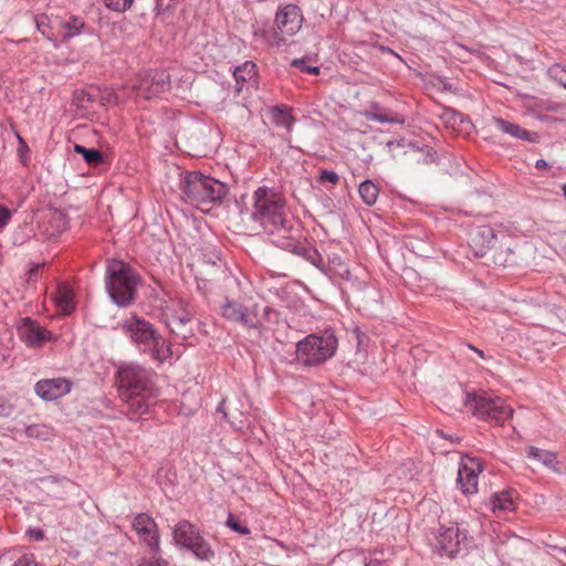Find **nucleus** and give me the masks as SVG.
Here are the masks:
<instances>
[{
    "label": "nucleus",
    "mask_w": 566,
    "mask_h": 566,
    "mask_svg": "<svg viewBox=\"0 0 566 566\" xmlns=\"http://www.w3.org/2000/svg\"><path fill=\"white\" fill-rule=\"evenodd\" d=\"M25 434L29 438L46 440L49 436V428L44 424H30L25 428Z\"/></svg>",
    "instance_id": "e433bc0d"
},
{
    "label": "nucleus",
    "mask_w": 566,
    "mask_h": 566,
    "mask_svg": "<svg viewBox=\"0 0 566 566\" xmlns=\"http://www.w3.org/2000/svg\"><path fill=\"white\" fill-rule=\"evenodd\" d=\"M491 509L494 513L514 511L515 506L511 494L506 491L495 493L491 499Z\"/></svg>",
    "instance_id": "cd10ccee"
},
{
    "label": "nucleus",
    "mask_w": 566,
    "mask_h": 566,
    "mask_svg": "<svg viewBox=\"0 0 566 566\" xmlns=\"http://www.w3.org/2000/svg\"><path fill=\"white\" fill-rule=\"evenodd\" d=\"M363 202L367 206H374L379 196V187L373 180H364L358 188Z\"/></svg>",
    "instance_id": "c756f323"
},
{
    "label": "nucleus",
    "mask_w": 566,
    "mask_h": 566,
    "mask_svg": "<svg viewBox=\"0 0 566 566\" xmlns=\"http://www.w3.org/2000/svg\"><path fill=\"white\" fill-rule=\"evenodd\" d=\"M179 298L180 297L172 298L166 306H171V307L176 308L177 312L180 314V313H182V308L179 307L176 303L174 304V302L179 300Z\"/></svg>",
    "instance_id": "864d4df0"
},
{
    "label": "nucleus",
    "mask_w": 566,
    "mask_h": 566,
    "mask_svg": "<svg viewBox=\"0 0 566 566\" xmlns=\"http://www.w3.org/2000/svg\"><path fill=\"white\" fill-rule=\"evenodd\" d=\"M60 33L63 41L70 40L81 33L85 28V22L81 17L70 15L60 21Z\"/></svg>",
    "instance_id": "b1692460"
},
{
    "label": "nucleus",
    "mask_w": 566,
    "mask_h": 566,
    "mask_svg": "<svg viewBox=\"0 0 566 566\" xmlns=\"http://www.w3.org/2000/svg\"><path fill=\"white\" fill-rule=\"evenodd\" d=\"M366 566H387L386 564L380 563L379 560L371 559Z\"/></svg>",
    "instance_id": "4d7b16f0"
},
{
    "label": "nucleus",
    "mask_w": 566,
    "mask_h": 566,
    "mask_svg": "<svg viewBox=\"0 0 566 566\" xmlns=\"http://www.w3.org/2000/svg\"><path fill=\"white\" fill-rule=\"evenodd\" d=\"M378 104H373L369 111L365 112V117L368 120L378 122V123H403V119L398 118L397 116H388L386 114H382L378 112Z\"/></svg>",
    "instance_id": "2f4dec72"
},
{
    "label": "nucleus",
    "mask_w": 566,
    "mask_h": 566,
    "mask_svg": "<svg viewBox=\"0 0 566 566\" xmlns=\"http://www.w3.org/2000/svg\"><path fill=\"white\" fill-rule=\"evenodd\" d=\"M12 566H39L33 554H23Z\"/></svg>",
    "instance_id": "c03bdc74"
},
{
    "label": "nucleus",
    "mask_w": 566,
    "mask_h": 566,
    "mask_svg": "<svg viewBox=\"0 0 566 566\" xmlns=\"http://www.w3.org/2000/svg\"><path fill=\"white\" fill-rule=\"evenodd\" d=\"M255 306V319L258 321L255 325L250 326L249 329H260L265 324H276L280 321V312L270 307L263 306L260 307L259 304L254 303Z\"/></svg>",
    "instance_id": "393cba45"
},
{
    "label": "nucleus",
    "mask_w": 566,
    "mask_h": 566,
    "mask_svg": "<svg viewBox=\"0 0 566 566\" xmlns=\"http://www.w3.org/2000/svg\"><path fill=\"white\" fill-rule=\"evenodd\" d=\"M527 458L541 462L542 464H544L546 468L551 469L554 472H560V468H558L559 463L557 461L556 453L552 451L531 446L527 448Z\"/></svg>",
    "instance_id": "4be33fe9"
},
{
    "label": "nucleus",
    "mask_w": 566,
    "mask_h": 566,
    "mask_svg": "<svg viewBox=\"0 0 566 566\" xmlns=\"http://www.w3.org/2000/svg\"><path fill=\"white\" fill-rule=\"evenodd\" d=\"M318 180L321 182H331L332 185H337L339 181V176L332 170H322Z\"/></svg>",
    "instance_id": "37998d69"
},
{
    "label": "nucleus",
    "mask_w": 566,
    "mask_h": 566,
    "mask_svg": "<svg viewBox=\"0 0 566 566\" xmlns=\"http://www.w3.org/2000/svg\"><path fill=\"white\" fill-rule=\"evenodd\" d=\"M18 329L20 337L29 347H41L45 340L51 338V333L30 317L22 318Z\"/></svg>",
    "instance_id": "a211bd4d"
},
{
    "label": "nucleus",
    "mask_w": 566,
    "mask_h": 566,
    "mask_svg": "<svg viewBox=\"0 0 566 566\" xmlns=\"http://www.w3.org/2000/svg\"><path fill=\"white\" fill-rule=\"evenodd\" d=\"M563 193H564V197L566 199V185L563 186Z\"/></svg>",
    "instance_id": "bf43d9fd"
},
{
    "label": "nucleus",
    "mask_w": 566,
    "mask_h": 566,
    "mask_svg": "<svg viewBox=\"0 0 566 566\" xmlns=\"http://www.w3.org/2000/svg\"><path fill=\"white\" fill-rule=\"evenodd\" d=\"M303 23V14L296 4L280 7L274 19V27L263 30L264 40L272 46L285 44L286 36L296 34Z\"/></svg>",
    "instance_id": "0eeeda50"
},
{
    "label": "nucleus",
    "mask_w": 566,
    "mask_h": 566,
    "mask_svg": "<svg viewBox=\"0 0 566 566\" xmlns=\"http://www.w3.org/2000/svg\"><path fill=\"white\" fill-rule=\"evenodd\" d=\"M179 190L184 201L198 208L210 203H220L229 192L224 182L199 171L182 174L179 180Z\"/></svg>",
    "instance_id": "7ed1b4c3"
},
{
    "label": "nucleus",
    "mask_w": 566,
    "mask_h": 566,
    "mask_svg": "<svg viewBox=\"0 0 566 566\" xmlns=\"http://www.w3.org/2000/svg\"><path fill=\"white\" fill-rule=\"evenodd\" d=\"M72 387V381L64 377L41 379L35 382L34 392L44 401H53L67 395Z\"/></svg>",
    "instance_id": "2eb2a0df"
},
{
    "label": "nucleus",
    "mask_w": 566,
    "mask_h": 566,
    "mask_svg": "<svg viewBox=\"0 0 566 566\" xmlns=\"http://www.w3.org/2000/svg\"><path fill=\"white\" fill-rule=\"evenodd\" d=\"M270 114L274 125L284 127L287 132L292 130L295 118L291 113V108L274 106L271 108Z\"/></svg>",
    "instance_id": "a878e982"
},
{
    "label": "nucleus",
    "mask_w": 566,
    "mask_h": 566,
    "mask_svg": "<svg viewBox=\"0 0 566 566\" xmlns=\"http://www.w3.org/2000/svg\"><path fill=\"white\" fill-rule=\"evenodd\" d=\"M468 347L471 350H473L474 353H476L481 358H485L484 353L481 349H479V348H476V347H474L472 345H468Z\"/></svg>",
    "instance_id": "6e6d98bb"
},
{
    "label": "nucleus",
    "mask_w": 566,
    "mask_h": 566,
    "mask_svg": "<svg viewBox=\"0 0 566 566\" xmlns=\"http://www.w3.org/2000/svg\"><path fill=\"white\" fill-rule=\"evenodd\" d=\"M548 76L566 88V63H554L547 70Z\"/></svg>",
    "instance_id": "72a5a7b5"
},
{
    "label": "nucleus",
    "mask_w": 566,
    "mask_h": 566,
    "mask_svg": "<svg viewBox=\"0 0 566 566\" xmlns=\"http://www.w3.org/2000/svg\"><path fill=\"white\" fill-rule=\"evenodd\" d=\"M355 333H356V336H357V342H358V345H360L361 340H360V335L361 333L359 332L358 328L355 329Z\"/></svg>",
    "instance_id": "13d9d810"
},
{
    "label": "nucleus",
    "mask_w": 566,
    "mask_h": 566,
    "mask_svg": "<svg viewBox=\"0 0 566 566\" xmlns=\"http://www.w3.org/2000/svg\"><path fill=\"white\" fill-rule=\"evenodd\" d=\"M168 562L163 558H142L137 566H168Z\"/></svg>",
    "instance_id": "a18cd8bd"
},
{
    "label": "nucleus",
    "mask_w": 566,
    "mask_h": 566,
    "mask_svg": "<svg viewBox=\"0 0 566 566\" xmlns=\"http://www.w3.org/2000/svg\"><path fill=\"white\" fill-rule=\"evenodd\" d=\"M337 338L332 333L318 336L311 334L297 343L300 360L306 366H316L329 359L336 352Z\"/></svg>",
    "instance_id": "6e6552de"
},
{
    "label": "nucleus",
    "mask_w": 566,
    "mask_h": 566,
    "mask_svg": "<svg viewBox=\"0 0 566 566\" xmlns=\"http://www.w3.org/2000/svg\"><path fill=\"white\" fill-rule=\"evenodd\" d=\"M319 271L332 280H343L348 282L353 289L360 291L365 287V283L355 276L348 264L337 254H333L328 259V264L324 265Z\"/></svg>",
    "instance_id": "4468645a"
},
{
    "label": "nucleus",
    "mask_w": 566,
    "mask_h": 566,
    "mask_svg": "<svg viewBox=\"0 0 566 566\" xmlns=\"http://www.w3.org/2000/svg\"><path fill=\"white\" fill-rule=\"evenodd\" d=\"M27 534L33 541H41L44 537V532L41 528H30Z\"/></svg>",
    "instance_id": "09e8293b"
},
{
    "label": "nucleus",
    "mask_w": 566,
    "mask_h": 566,
    "mask_svg": "<svg viewBox=\"0 0 566 566\" xmlns=\"http://www.w3.org/2000/svg\"><path fill=\"white\" fill-rule=\"evenodd\" d=\"M39 269H40V264H34V265L30 269V271H29V273H28V282H29V281H31V280L33 279V276H35V275H36V273H38Z\"/></svg>",
    "instance_id": "8fccbe9b"
},
{
    "label": "nucleus",
    "mask_w": 566,
    "mask_h": 566,
    "mask_svg": "<svg viewBox=\"0 0 566 566\" xmlns=\"http://www.w3.org/2000/svg\"><path fill=\"white\" fill-rule=\"evenodd\" d=\"M50 222L55 226L57 231H64L67 228V216L59 209L50 212Z\"/></svg>",
    "instance_id": "c9c22d12"
},
{
    "label": "nucleus",
    "mask_w": 566,
    "mask_h": 566,
    "mask_svg": "<svg viewBox=\"0 0 566 566\" xmlns=\"http://www.w3.org/2000/svg\"><path fill=\"white\" fill-rule=\"evenodd\" d=\"M12 217L11 210L0 205V230L3 229Z\"/></svg>",
    "instance_id": "49530a36"
},
{
    "label": "nucleus",
    "mask_w": 566,
    "mask_h": 566,
    "mask_svg": "<svg viewBox=\"0 0 566 566\" xmlns=\"http://www.w3.org/2000/svg\"><path fill=\"white\" fill-rule=\"evenodd\" d=\"M190 551L196 558L201 562H211L216 557V553L208 541L205 539L203 536L199 537V539L195 541L190 547L187 548Z\"/></svg>",
    "instance_id": "bb28decb"
},
{
    "label": "nucleus",
    "mask_w": 566,
    "mask_h": 566,
    "mask_svg": "<svg viewBox=\"0 0 566 566\" xmlns=\"http://www.w3.org/2000/svg\"><path fill=\"white\" fill-rule=\"evenodd\" d=\"M507 241L509 238L506 235H502L501 240H499V243L495 244V248L490 250L489 253H491V259L494 264L500 266H507L513 263V250L506 243Z\"/></svg>",
    "instance_id": "5701e85b"
},
{
    "label": "nucleus",
    "mask_w": 566,
    "mask_h": 566,
    "mask_svg": "<svg viewBox=\"0 0 566 566\" xmlns=\"http://www.w3.org/2000/svg\"><path fill=\"white\" fill-rule=\"evenodd\" d=\"M46 17H41L36 19V28L44 36H46L49 40H52V35L49 32V25L46 23Z\"/></svg>",
    "instance_id": "de8ad7c7"
},
{
    "label": "nucleus",
    "mask_w": 566,
    "mask_h": 566,
    "mask_svg": "<svg viewBox=\"0 0 566 566\" xmlns=\"http://www.w3.org/2000/svg\"><path fill=\"white\" fill-rule=\"evenodd\" d=\"M255 69H256V65L251 61H247L242 65H239L235 67L234 72H233V76H234L237 85H238V87H237L238 92L242 91V85H241L242 83L248 82L255 76V74H256Z\"/></svg>",
    "instance_id": "c85d7f7f"
},
{
    "label": "nucleus",
    "mask_w": 566,
    "mask_h": 566,
    "mask_svg": "<svg viewBox=\"0 0 566 566\" xmlns=\"http://www.w3.org/2000/svg\"><path fill=\"white\" fill-rule=\"evenodd\" d=\"M170 88V74L166 70L149 71L137 87V96L150 99Z\"/></svg>",
    "instance_id": "f8f14e48"
},
{
    "label": "nucleus",
    "mask_w": 566,
    "mask_h": 566,
    "mask_svg": "<svg viewBox=\"0 0 566 566\" xmlns=\"http://www.w3.org/2000/svg\"><path fill=\"white\" fill-rule=\"evenodd\" d=\"M285 201L274 190L260 187L253 193V209L251 218L269 234H279L286 239L291 231L284 213Z\"/></svg>",
    "instance_id": "f03ea898"
},
{
    "label": "nucleus",
    "mask_w": 566,
    "mask_h": 566,
    "mask_svg": "<svg viewBox=\"0 0 566 566\" xmlns=\"http://www.w3.org/2000/svg\"><path fill=\"white\" fill-rule=\"evenodd\" d=\"M291 65L304 73L314 75L319 74V69L317 66L306 65V61L304 59H295L292 61Z\"/></svg>",
    "instance_id": "79ce46f5"
},
{
    "label": "nucleus",
    "mask_w": 566,
    "mask_h": 566,
    "mask_svg": "<svg viewBox=\"0 0 566 566\" xmlns=\"http://www.w3.org/2000/svg\"><path fill=\"white\" fill-rule=\"evenodd\" d=\"M133 528L138 535L139 542L146 545L150 553L159 551L158 526L153 517L146 513H139L133 521Z\"/></svg>",
    "instance_id": "ddd939ff"
},
{
    "label": "nucleus",
    "mask_w": 566,
    "mask_h": 566,
    "mask_svg": "<svg viewBox=\"0 0 566 566\" xmlns=\"http://www.w3.org/2000/svg\"><path fill=\"white\" fill-rule=\"evenodd\" d=\"M447 124L455 125V124H463L464 122H469L463 114L454 111V109H447L443 113L442 116Z\"/></svg>",
    "instance_id": "ea45409f"
},
{
    "label": "nucleus",
    "mask_w": 566,
    "mask_h": 566,
    "mask_svg": "<svg viewBox=\"0 0 566 566\" xmlns=\"http://www.w3.org/2000/svg\"><path fill=\"white\" fill-rule=\"evenodd\" d=\"M15 410V406L4 396H0V418H9Z\"/></svg>",
    "instance_id": "a19ab883"
},
{
    "label": "nucleus",
    "mask_w": 566,
    "mask_h": 566,
    "mask_svg": "<svg viewBox=\"0 0 566 566\" xmlns=\"http://www.w3.org/2000/svg\"><path fill=\"white\" fill-rule=\"evenodd\" d=\"M226 525L233 532L241 535H249L251 533L250 528L245 525H242L232 513H229Z\"/></svg>",
    "instance_id": "4c0bfd02"
},
{
    "label": "nucleus",
    "mask_w": 566,
    "mask_h": 566,
    "mask_svg": "<svg viewBox=\"0 0 566 566\" xmlns=\"http://www.w3.org/2000/svg\"><path fill=\"white\" fill-rule=\"evenodd\" d=\"M93 101L92 94L85 90H76L73 93V104L77 108L87 109Z\"/></svg>",
    "instance_id": "f704fd0d"
},
{
    "label": "nucleus",
    "mask_w": 566,
    "mask_h": 566,
    "mask_svg": "<svg viewBox=\"0 0 566 566\" xmlns=\"http://www.w3.org/2000/svg\"><path fill=\"white\" fill-rule=\"evenodd\" d=\"M42 482H45V481H50V482H53V483H57L61 479L59 476H45V478H41L40 479Z\"/></svg>",
    "instance_id": "5fc2aeb1"
},
{
    "label": "nucleus",
    "mask_w": 566,
    "mask_h": 566,
    "mask_svg": "<svg viewBox=\"0 0 566 566\" xmlns=\"http://www.w3.org/2000/svg\"><path fill=\"white\" fill-rule=\"evenodd\" d=\"M117 379L119 398L125 407L123 412L132 421L140 419L159 395L156 374L144 366L128 363L119 366Z\"/></svg>",
    "instance_id": "f257e3e1"
},
{
    "label": "nucleus",
    "mask_w": 566,
    "mask_h": 566,
    "mask_svg": "<svg viewBox=\"0 0 566 566\" xmlns=\"http://www.w3.org/2000/svg\"><path fill=\"white\" fill-rule=\"evenodd\" d=\"M472 543V537L458 524L440 526L436 534L434 547L441 555L455 557L461 551L467 549Z\"/></svg>",
    "instance_id": "1a4fd4ad"
},
{
    "label": "nucleus",
    "mask_w": 566,
    "mask_h": 566,
    "mask_svg": "<svg viewBox=\"0 0 566 566\" xmlns=\"http://www.w3.org/2000/svg\"><path fill=\"white\" fill-rule=\"evenodd\" d=\"M122 329L139 350L149 354L154 360L164 363L172 355L170 346L166 345L165 339L150 322L133 315L122 322Z\"/></svg>",
    "instance_id": "20e7f679"
},
{
    "label": "nucleus",
    "mask_w": 566,
    "mask_h": 566,
    "mask_svg": "<svg viewBox=\"0 0 566 566\" xmlns=\"http://www.w3.org/2000/svg\"><path fill=\"white\" fill-rule=\"evenodd\" d=\"M182 308V313H178L176 308L166 306L165 316L166 325L175 339L187 340L193 336V329L189 326L195 316L189 302L185 298H179L174 302Z\"/></svg>",
    "instance_id": "9d476101"
},
{
    "label": "nucleus",
    "mask_w": 566,
    "mask_h": 566,
    "mask_svg": "<svg viewBox=\"0 0 566 566\" xmlns=\"http://www.w3.org/2000/svg\"><path fill=\"white\" fill-rule=\"evenodd\" d=\"M220 314L226 321L240 324L247 328H250V326L255 325L258 322L255 319L254 304L248 306L228 296L220 304Z\"/></svg>",
    "instance_id": "9b49d317"
},
{
    "label": "nucleus",
    "mask_w": 566,
    "mask_h": 566,
    "mask_svg": "<svg viewBox=\"0 0 566 566\" xmlns=\"http://www.w3.org/2000/svg\"><path fill=\"white\" fill-rule=\"evenodd\" d=\"M158 6L163 7L164 6V0H158Z\"/></svg>",
    "instance_id": "052dcab7"
},
{
    "label": "nucleus",
    "mask_w": 566,
    "mask_h": 566,
    "mask_svg": "<svg viewBox=\"0 0 566 566\" xmlns=\"http://www.w3.org/2000/svg\"><path fill=\"white\" fill-rule=\"evenodd\" d=\"M134 0H104L105 6L116 12H124L129 9Z\"/></svg>",
    "instance_id": "58836bf2"
},
{
    "label": "nucleus",
    "mask_w": 566,
    "mask_h": 566,
    "mask_svg": "<svg viewBox=\"0 0 566 566\" xmlns=\"http://www.w3.org/2000/svg\"><path fill=\"white\" fill-rule=\"evenodd\" d=\"M493 122L495 127L504 134L526 142H536L537 135L535 133H531L515 123L501 117H494Z\"/></svg>",
    "instance_id": "412c9836"
},
{
    "label": "nucleus",
    "mask_w": 566,
    "mask_h": 566,
    "mask_svg": "<svg viewBox=\"0 0 566 566\" xmlns=\"http://www.w3.org/2000/svg\"><path fill=\"white\" fill-rule=\"evenodd\" d=\"M496 243H499V238L489 226L478 227L470 234V245L478 258L485 256L490 250L495 248Z\"/></svg>",
    "instance_id": "dca6fc26"
},
{
    "label": "nucleus",
    "mask_w": 566,
    "mask_h": 566,
    "mask_svg": "<svg viewBox=\"0 0 566 566\" xmlns=\"http://www.w3.org/2000/svg\"><path fill=\"white\" fill-rule=\"evenodd\" d=\"M74 151L82 155L88 165L97 166L104 160L102 153L95 148H86L82 145H75Z\"/></svg>",
    "instance_id": "7c9ffc66"
},
{
    "label": "nucleus",
    "mask_w": 566,
    "mask_h": 566,
    "mask_svg": "<svg viewBox=\"0 0 566 566\" xmlns=\"http://www.w3.org/2000/svg\"><path fill=\"white\" fill-rule=\"evenodd\" d=\"M273 243L282 247L283 249L291 251L292 253L305 259L315 268L323 269V258L321 253L314 247L310 244L296 243L293 241L280 242V240H273Z\"/></svg>",
    "instance_id": "6ab92c4d"
},
{
    "label": "nucleus",
    "mask_w": 566,
    "mask_h": 566,
    "mask_svg": "<svg viewBox=\"0 0 566 566\" xmlns=\"http://www.w3.org/2000/svg\"><path fill=\"white\" fill-rule=\"evenodd\" d=\"M139 276L126 263L109 261L106 266L105 284L111 300L120 307H127L135 301Z\"/></svg>",
    "instance_id": "39448f33"
},
{
    "label": "nucleus",
    "mask_w": 566,
    "mask_h": 566,
    "mask_svg": "<svg viewBox=\"0 0 566 566\" xmlns=\"http://www.w3.org/2000/svg\"><path fill=\"white\" fill-rule=\"evenodd\" d=\"M464 405L474 417L500 426L513 416L512 407L504 399L486 391L467 392Z\"/></svg>",
    "instance_id": "423d86ee"
},
{
    "label": "nucleus",
    "mask_w": 566,
    "mask_h": 566,
    "mask_svg": "<svg viewBox=\"0 0 566 566\" xmlns=\"http://www.w3.org/2000/svg\"><path fill=\"white\" fill-rule=\"evenodd\" d=\"M535 167L537 169H548L549 168V164L546 160H544V159H538L535 163Z\"/></svg>",
    "instance_id": "3c124183"
},
{
    "label": "nucleus",
    "mask_w": 566,
    "mask_h": 566,
    "mask_svg": "<svg viewBox=\"0 0 566 566\" xmlns=\"http://www.w3.org/2000/svg\"><path fill=\"white\" fill-rule=\"evenodd\" d=\"M562 552H563L564 554H566V548H562Z\"/></svg>",
    "instance_id": "680f3d73"
},
{
    "label": "nucleus",
    "mask_w": 566,
    "mask_h": 566,
    "mask_svg": "<svg viewBox=\"0 0 566 566\" xmlns=\"http://www.w3.org/2000/svg\"><path fill=\"white\" fill-rule=\"evenodd\" d=\"M481 471V463L473 458H469L468 462H463L460 465L458 483L463 494L471 495L478 492V478Z\"/></svg>",
    "instance_id": "f3484780"
},
{
    "label": "nucleus",
    "mask_w": 566,
    "mask_h": 566,
    "mask_svg": "<svg viewBox=\"0 0 566 566\" xmlns=\"http://www.w3.org/2000/svg\"><path fill=\"white\" fill-rule=\"evenodd\" d=\"M56 304L65 315H69L74 310L72 293L66 289H60L56 296Z\"/></svg>",
    "instance_id": "473e14b6"
},
{
    "label": "nucleus",
    "mask_w": 566,
    "mask_h": 566,
    "mask_svg": "<svg viewBox=\"0 0 566 566\" xmlns=\"http://www.w3.org/2000/svg\"><path fill=\"white\" fill-rule=\"evenodd\" d=\"M224 407H226V400H222V401L219 403V406L217 407V411H218V412L223 413V415H224V417L227 418V417H228V413H227V411H226V408H224Z\"/></svg>",
    "instance_id": "603ef678"
},
{
    "label": "nucleus",
    "mask_w": 566,
    "mask_h": 566,
    "mask_svg": "<svg viewBox=\"0 0 566 566\" xmlns=\"http://www.w3.org/2000/svg\"><path fill=\"white\" fill-rule=\"evenodd\" d=\"M201 536L200 531L187 520L179 521L172 528L175 544L186 549Z\"/></svg>",
    "instance_id": "aec40b11"
}]
</instances>
